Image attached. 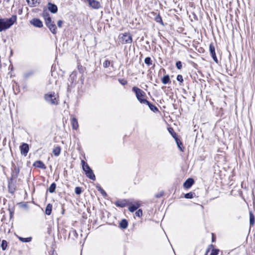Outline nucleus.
I'll use <instances>...</instances> for the list:
<instances>
[{
	"mask_svg": "<svg viewBox=\"0 0 255 255\" xmlns=\"http://www.w3.org/2000/svg\"><path fill=\"white\" fill-rule=\"evenodd\" d=\"M16 21V15H12L9 18H0V31L8 29Z\"/></svg>",
	"mask_w": 255,
	"mask_h": 255,
	"instance_id": "f257e3e1",
	"label": "nucleus"
},
{
	"mask_svg": "<svg viewBox=\"0 0 255 255\" xmlns=\"http://www.w3.org/2000/svg\"><path fill=\"white\" fill-rule=\"evenodd\" d=\"M139 207V204L138 203L134 204L130 206L128 208V210L131 212H133L136 210Z\"/></svg>",
	"mask_w": 255,
	"mask_h": 255,
	"instance_id": "6ab92c4d",
	"label": "nucleus"
},
{
	"mask_svg": "<svg viewBox=\"0 0 255 255\" xmlns=\"http://www.w3.org/2000/svg\"><path fill=\"white\" fill-rule=\"evenodd\" d=\"M63 23V21L61 20H59L57 22V25L59 27H61Z\"/></svg>",
	"mask_w": 255,
	"mask_h": 255,
	"instance_id": "c03bdc74",
	"label": "nucleus"
},
{
	"mask_svg": "<svg viewBox=\"0 0 255 255\" xmlns=\"http://www.w3.org/2000/svg\"><path fill=\"white\" fill-rule=\"evenodd\" d=\"M175 140L179 150L181 151H183V147L182 142L178 138L177 139L175 138Z\"/></svg>",
	"mask_w": 255,
	"mask_h": 255,
	"instance_id": "b1692460",
	"label": "nucleus"
},
{
	"mask_svg": "<svg viewBox=\"0 0 255 255\" xmlns=\"http://www.w3.org/2000/svg\"><path fill=\"white\" fill-rule=\"evenodd\" d=\"M161 81L163 84H166L170 82V78L168 75H165L161 78Z\"/></svg>",
	"mask_w": 255,
	"mask_h": 255,
	"instance_id": "5701e85b",
	"label": "nucleus"
},
{
	"mask_svg": "<svg viewBox=\"0 0 255 255\" xmlns=\"http://www.w3.org/2000/svg\"><path fill=\"white\" fill-rule=\"evenodd\" d=\"M33 165L36 167L39 168L41 169H45L46 167L45 164L40 160H37L35 161Z\"/></svg>",
	"mask_w": 255,
	"mask_h": 255,
	"instance_id": "4468645a",
	"label": "nucleus"
},
{
	"mask_svg": "<svg viewBox=\"0 0 255 255\" xmlns=\"http://www.w3.org/2000/svg\"><path fill=\"white\" fill-rule=\"evenodd\" d=\"M163 194V192H160L158 194H156L155 197L156 198H160L161 197Z\"/></svg>",
	"mask_w": 255,
	"mask_h": 255,
	"instance_id": "a18cd8bd",
	"label": "nucleus"
},
{
	"mask_svg": "<svg viewBox=\"0 0 255 255\" xmlns=\"http://www.w3.org/2000/svg\"><path fill=\"white\" fill-rule=\"evenodd\" d=\"M45 99L48 103L51 105H57V95L54 92H50L45 95Z\"/></svg>",
	"mask_w": 255,
	"mask_h": 255,
	"instance_id": "20e7f679",
	"label": "nucleus"
},
{
	"mask_svg": "<svg viewBox=\"0 0 255 255\" xmlns=\"http://www.w3.org/2000/svg\"><path fill=\"white\" fill-rule=\"evenodd\" d=\"M42 16L44 18L45 22L47 20V19H48L49 18H51V17L49 16V14L46 10H44L43 11V12L42 13Z\"/></svg>",
	"mask_w": 255,
	"mask_h": 255,
	"instance_id": "c85d7f7f",
	"label": "nucleus"
},
{
	"mask_svg": "<svg viewBox=\"0 0 255 255\" xmlns=\"http://www.w3.org/2000/svg\"><path fill=\"white\" fill-rule=\"evenodd\" d=\"M97 188L98 190L100 192V193L103 196H107L106 192L100 186H97Z\"/></svg>",
	"mask_w": 255,
	"mask_h": 255,
	"instance_id": "473e14b6",
	"label": "nucleus"
},
{
	"mask_svg": "<svg viewBox=\"0 0 255 255\" xmlns=\"http://www.w3.org/2000/svg\"><path fill=\"white\" fill-rule=\"evenodd\" d=\"M155 21L158 22V23H160V24H161L162 25H163V22L162 21V18H161V17L158 15L157 16H156L155 18Z\"/></svg>",
	"mask_w": 255,
	"mask_h": 255,
	"instance_id": "2f4dec72",
	"label": "nucleus"
},
{
	"mask_svg": "<svg viewBox=\"0 0 255 255\" xmlns=\"http://www.w3.org/2000/svg\"><path fill=\"white\" fill-rule=\"evenodd\" d=\"M18 238L19 239V240L20 241H21L22 242H23V243L29 242L31 240V237L24 238H22V237H18Z\"/></svg>",
	"mask_w": 255,
	"mask_h": 255,
	"instance_id": "bb28decb",
	"label": "nucleus"
},
{
	"mask_svg": "<svg viewBox=\"0 0 255 255\" xmlns=\"http://www.w3.org/2000/svg\"><path fill=\"white\" fill-rule=\"evenodd\" d=\"M45 24L54 34L57 33V27L54 21H52L51 18H49L45 22Z\"/></svg>",
	"mask_w": 255,
	"mask_h": 255,
	"instance_id": "39448f33",
	"label": "nucleus"
},
{
	"mask_svg": "<svg viewBox=\"0 0 255 255\" xmlns=\"http://www.w3.org/2000/svg\"><path fill=\"white\" fill-rule=\"evenodd\" d=\"M47 7L49 11L52 13H55L57 11V6L53 3L49 2L47 4Z\"/></svg>",
	"mask_w": 255,
	"mask_h": 255,
	"instance_id": "f8f14e48",
	"label": "nucleus"
},
{
	"mask_svg": "<svg viewBox=\"0 0 255 255\" xmlns=\"http://www.w3.org/2000/svg\"><path fill=\"white\" fill-rule=\"evenodd\" d=\"M8 188L9 192L11 194H13L15 191V186L12 182H9Z\"/></svg>",
	"mask_w": 255,
	"mask_h": 255,
	"instance_id": "a211bd4d",
	"label": "nucleus"
},
{
	"mask_svg": "<svg viewBox=\"0 0 255 255\" xmlns=\"http://www.w3.org/2000/svg\"><path fill=\"white\" fill-rule=\"evenodd\" d=\"M255 218L253 213L252 212L250 213V224L251 225H253L255 222Z\"/></svg>",
	"mask_w": 255,
	"mask_h": 255,
	"instance_id": "cd10ccee",
	"label": "nucleus"
},
{
	"mask_svg": "<svg viewBox=\"0 0 255 255\" xmlns=\"http://www.w3.org/2000/svg\"><path fill=\"white\" fill-rule=\"evenodd\" d=\"M33 71H29L28 72L25 73L24 74V76L25 77H28L30 76L31 75H33Z\"/></svg>",
	"mask_w": 255,
	"mask_h": 255,
	"instance_id": "79ce46f5",
	"label": "nucleus"
},
{
	"mask_svg": "<svg viewBox=\"0 0 255 255\" xmlns=\"http://www.w3.org/2000/svg\"><path fill=\"white\" fill-rule=\"evenodd\" d=\"M205 255H207V253H206Z\"/></svg>",
	"mask_w": 255,
	"mask_h": 255,
	"instance_id": "09e8293b",
	"label": "nucleus"
},
{
	"mask_svg": "<svg viewBox=\"0 0 255 255\" xmlns=\"http://www.w3.org/2000/svg\"><path fill=\"white\" fill-rule=\"evenodd\" d=\"M73 232L75 233V234H76L75 231H74Z\"/></svg>",
	"mask_w": 255,
	"mask_h": 255,
	"instance_id": "de8ad7c7",
	"label": "nucleus"
},
{
	"mask_svg": "<svg viewBox=\"0 0 255 255\" xmlns=\"http://www.w3.org/2000/svg\"><path fill=\"white\" fill-rule=\"evenodd\" d=\"M127 202L125 200H118L117 202H116V203H115V205L117 207H122V208L125 207L127 205Z\"/></svg>",
	"mask_w": 255,
	"mask_h": 255,
	"instance_id": "f3484780",
	"label": "nucleus"
},
{
	"mask_svg": "<svg viewBox=\"0 0 255 255\" xmlns=\"http://www.w3.org/2000/svg\"><path fill=\"white\" fill-rule=\"evenodd\" d=\"M142 212L141 209H139L138 211H137L135 212V215L138 217H141L142 216Z\"/></svg>",
	"mask_w": 255,
	"mask_h": 255,
	"instance_id": "ea45409f",
	"label": "nucleus"
},
{
	"mask_svg": "<svg viewBox=\"0 0 255 255\" xmlns=\"http://www.w3.org/2000/svg\"><path fill=\"white\" fill-rule=\"evenodd\" d=\"M219 250L213 249L210 255H217L219 254Z\"/></svg>",
	"mask_w": 255,
	"mask_h": 255,
	"instance_id": "4c0bfd02",
	"label": "nucleus"
},
{
	"mask_svg": "<svg viewBox=\"0 0 255 255\" xmlns=\"http://www.w3.org/2000/svg\"><path fill=\"white\" fill-rule=\"evenodd\" d=\"M146 102H145V103L144 104H146V105H148V107L149 108V109L151 111H153V112H157L158 111L157 108L155 106L152 105L151 103H150L147 100H146Z\"/></svg>",
	"mask_w": 255,
	"mask_h": 255,
	"instance_id": "dca6fc26",
	"label": "nucleus"
},
{
	"mask_svg": "<svg viewBox=\"0 0 255 255\" xmlns=\"http://www.w3.org/2000/svg\"><path fill=\"white\" fill-rule=\"evenodd\" d=\"M209 50H210V54H211L214 61L216 63H218V60L217 57L216 55L215 47L213 43H211L210 44Z\"/></svg>",
	"mask_w": 255,
	"mask_h": 255,
	"instance_id": "1a4fd4ad",
	"label": "nucleus"
},
{
	"mask_svg": "<svg viewBox=\"0 0 255 255\" xmlns=\"http://www.w3.org/2000/svg\"><path fill=\"white\" fill-rule=\"evenodd\" d=\"M70 78L71 80H74V78H75V75H73V74H71L70 76Z\"/></svg>",
	"mask_w": 255,
	"mask_h": 255,
	"instance_id": "49530a36",
	"label": "nucleus"
},
{
	"mask_svg": "<svg viewBox=\"0 0 255 255\" xmlns=\"http://www.w3.org/2000/svg\"><path fill=\"white\" fill-rule=\"evenodd\" d=\"M31 24L35 27L41 28L43 26L42 22L39 19L33 18L30 21Z\"/></svg>",
	"mask_w": 255,
	"mask_h": 255,
	"instance_id": "9b49d317",
	"label": "nucleus"
},
{
	"mask_svg": "<svg viewBox=\"0 0 255 255\" xmlns=\"http://www.w3.org/2000/svg\"><path fill=\"white\" fill-rule=\"evenodd\" d=\"M61 151V148L59 146L55 147L53 149V153L55 156H58Z\"/></svg>",
	"mask_w": 255,
	"mask_h": 255,
	"instance_id": "393cba45",
	"label": "nucleus"
},
{
	"mask_svg": "<svg viewBox=\"0 0 255 255\" xmlns=\"http://www.w3.org/2000/svg\"><path fill=\"white\" fill-rule=\"evenodd\" d=\"M52 205L49 203L47 204L46 210H45V213L47 215H50L51 214L52 212Z\"/></svg>",
	"mask_w": 255,
	"mask_h": 255,
	"instance_id": "412c9836",
	"label": "nucleus"
},
{
	"mask_svg": "<svg viewBox=\"0 0 255 255\" xmlns=\"http://www.w3.org/2000/svg\"><path fill=\"white\" fill-rule=\"evenodd\" d=\"M71 123L73 129L76 130L78 128L79 125L78 121L75 118H72Z\"/></svg>",
	"mask_w": 255,
	"mask_h": 255,
	"instance_id": "2eb2a0df",
	"label": "nucleus"
},
{
	"mask_svg": "<svg viewBox=\"0 0 255 255\" xmlns=\"http://www.w3.org/2000/svg\"><path fill=\"white\" fill-rule=\"evenodd\" d=\"M132 91L134 92L137 99L140 103L144 104L146 102V100L144 99L146 95L144 91L136 87H133Z\"/></svg>",
	"mask_w": 255,
	"mask_h": 255,
	"instance_id": "f03ea898",
	"label": "nucleus"
},
{
	"mask_svg": "<svg viewBox=\"0 0 255 255\" xmlns=\"http://www.w3.org/2000/svg\"><path fill=\"white\" fill-rule=\"evenodd\" d=\"M90 6L94 9H99L101 7V4L99 1L96 0H86Z\"/></svg>",
	"mask_w": 255,
	"mask_h": 255,
	"instance_id": "6e6552de",
	"label": "nucleus"
},
{
	"mask_svg": "<svg viewBox=\"0 0 255 255\" xmlns=\"http://www.w3.org/2000/svg\"><path fill=\"white\" fill-rule=\"evenodd\" d=\"M144 63L149 66L152 64L151 58L149 57H146L144 59Z\"/></svg>",
	"mask_w": 255,
	"mask_h": 255,
	"instance_id": "72a5a7b5",
	"label": "nucleus"
},
{
	"mask_svg": "<svg viewBox=\"0 0 255 255\" xmlns=\"http://www.w3.org/2000/svg\"><path fill=\"white\" fill-rule=\"evenodd\" d=\"M119 81L120 82V83L123 85H125L127 83V81L124 79H119Z\"/></svg>",
	"mask_w": 255,
	"mask_h": 255,
	"instance_id": "37998d69",
	"label": "nucleus"
},
{
	"mask_svg": "<svg viewBox=\"0 0 255 255\" xmlns=\"http://www.w3.org/2000/svg\"><path fill=\"white\" fill-rule=\"evenodd\" d=\"M75 192L77 195H80L82 192L81 188L80 187H76L75 189Z\"/></svg>",
	"mask_w": 255,
	"mask_h": 255,
	"instance_id": "c9c22d12",
	"label": "nucleus"
},
{
	"mask_svg": "<svg viewBox=\"0 0 255 255\" xmlns=\"http://www.w3.org/2000/svg\"><path fill=\"white\" fill-rule=\"evenodd\" d=\"M7 242L5 240H2L1 244V247L3 251L6 250L7 247Z\"/></svg>",
	"mask_w": 255,
	"mask_h": 255,
	"instance_id": "7c9ffc66",
	"label": "nucleus"
},
{
	"mask_svg": "<svg viewBox=\"0 0 255 255\" xmlns=\"http://www.w3.org/2000/svg\"><path fill=\"white\" fill-rule=\"evenodd\" d=\"M82 168L83 170L85 172V174L90 179H92L93 181L96 180V177L95 176L94 173L93 172V170L88 165V164L86 163L83 160L81 161Z\"/></svg>",
	"mask_w": 255,
	"mask_h": 255,
	"instance_id": "7ed1b4c3",
	"label": "nucleus"
},
{
	"mask_svg": "<svg viewBox=\"0 0 255 255\" xmlns=\"http://www.w3.org/2000/svg\"><path fill=\"white\" fill-rule=\"evenodd\" d=\"M110 61L109 60H106L103 63V66L104 68H108L110 65Z\"/></svg>",
	"mask_w": 255,
	"mask_h": 255,
	"instance_id": "e433bc0d",
	"label": "nucleus"
},
{
	"mask_svg": "<svg viewBox=\"0 0 255 255\" xmlns=\"http://www.w3.org/2000/svg\"><path fill=\"white\" fill-rule=\"evenodd\" d=\"M128 221L125 220L123 219L121 221L120 224V227L122 229H126L128 227Z\"/></svg>",
	"mask_w": 255,
	"mask_h": 255,
	"instance_id": "4be33fe9",
	"label": "nucleus"
},
{
	"mask_svg": "<svg viewBox=\"0 0 255 255\" xmlns=\"http://www.w3.org/2000/svg\"><path fill=\"white\" fill-rule=\"evenodd\" d=\"M26 1L30 6H35L39 3V0H26Z\"/></svg>",
	"mask_w": 255,
	"mask_h": 255,
	"instance_id": "aec40b11",
	"label": "nucleus"
},
{
	"mask_svg": "<svg viewBox=\"0 0 255 255\" xmlns=\"http://www.w3.org/2000/svg\"><path fill=\"white\" fill-rule=\"evenodd\" d=\"M176 67L178 69H181L182 67V63L181 61H177L176 63Z\"/></svg>",
	"mask_w": 255,
	"mask_h": 255,
	"instance_id": "58836bf2",
	"label": "nucleus"
},
{
	"mask_svg": "<svg viewBox=\"0 0 255 255\" xmlns=\"http://www.w3.org/2000/svg\"><path fill=\"white\" fill-rule=\"evenodd\" d=\"M177 80L182 83L183 81L182 76L181 75H178L177 76Z\"/></svg>",
	"mask_w": 255,
	"mask_h": 255,
	"instance_id": "a19ab883",
	"label": "nucleus"
},
{
	"mask_svg": "<svg viewBox=\"0 0 255 255\" xmlns=\"http://www.w3.org/2000/svg\"><path fill=\"white\" fill-rule=\"evenodd\" d=\"M12 168L11 180L16 179L19 173V169L18 167L13 165Z\"/></svg>",
	"mask_w": 255,
	"mask_h": 255,
	"instance_id": "0eeeda50",
	"label": "nucleus"
},
{
	"mask_svg": "<svg viewBox=\"0 0 255 255\" xmlns=\"http://www.w3.org/2000/svg\"><path fill=\"white\" fill-rule=\"evenodd\" d=\"M184 197L187 199H192L193 197V194L192 192L188 193L185 194Z\"/></svg>",
	"mask_w": 255,
	"mask_h": 255,
	"instance_id": "f704fd0d",
	"label": "nucleus"
},
{
	"mask_svg": "<svg viewBox=\"0 0 255 255\" xmlns=\"http://www.w3.org/2000/svg\"><path fill=\"white\" fill-rule=\"evenodd\" d=\"M121 41L123 44H129L132 42V37L130 34L125 33L123 34L120 37Z\"/></svg>",
	"mask_w": 255,
	"mask_h": 255,
	"instance_id": "423d86ee",
	"label": "nucleus"
},
{
	"mask_svg": "<svg viewBox=\"0 0 255 255\" xmlns=\"http://www.w3.org/2000/svg\"><path fill=\"white\" fill-rule=\"evenodd\" d=\"M168 131L170 133V134L172 135V137L175 139H177L178 137H177L176 133L174 132L173 129L171 128H168Z\"/></svg>",
	"mask_w": 255,
	"mask_h": 255,
	"instance_id": "c756f323",
	"label": "nucleus"
},
{
	"mask_svg": "<svg viewBox=\"0 0 255 255\" xmlns=\"http://www.w3.org/2000/svg\"><path fill=\"white\" fill-rule=\"evenodd\" d=\"M56 187V184L55 183H53L50 185V187H49L48 191L50 193H53L55 190Z\"/></svg>",
	"mask_w": 255,
	"mask_h": 255,
	"instance_id": "a878e982",
	"label": "nucleus"
},
{
	"mask_svg": "<svg viewBox=\"0 0 255 255\" xmlns=\"http://www.w3.org/2000/svg\"><path fill=\"white\" fill-rule=\"evenodd\" d=\"M20 148L21 153L24 156H26V155L29 151V146H28V144L25 143H22L20 145Z\"/></svg>",
	"mask_w": 255,
	"mask_h": 255,
	"instance_id": "9d476101",
	"label": "nucleus"
},
{
	"mask_svg": "<svg viewBox=\"0 0 255 255\" xmlns=\"http://www.w3.org/2000/svg\"><path fill=\"white\" fill-rule=\"evenodd\" d=\"M194 183V181L192 178H188L184 183L183 186L185 188L188 189L192 186Z\"/></svg>",
	"mask_w": 255,
	"mask_h": 255,
	"instance_id": "ddd939ff",
	"label": "nucleus"
}]
</instances>
